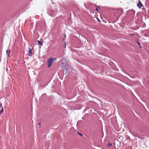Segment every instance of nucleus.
<instances>
[{
    "label": "nucleus",
    "instance_id": "f257e3e1",
    "mask_svg": "<svg viewBox=\"0 0 149 149\" xmlns=\"http://www.w3.org/2000/svg\"><path fill=\"white\" fill-rule=\"evenodd\" d=\"M56 60V59H54V60L53 59V58L52 57H50L48 59L47 64L48 67V68L50 67L52 63H53L54 61Z\"/></svg>",
    "mask_w": 149,
    "mask_h": 149
},
{
    "label": "nucleus",
    "instance_id": "f03ea898",
    "mask_svg": "<svg viewBox=\"0 0 149 149\" xmlns=\"http://www.w3.org/2000/svg\"><path fill=\"white\" fill-rule=\"evenodd\" d=\"M137 6L139 8H141L142 7H143V6L141 3L140 1H138V3L137 4Z\"/></svg>",
    "mask_w": 149,
    "mask_h": 149
},
{
    "label": "nucleus",
    "instance_id": "7ed1b4c3",
    "mask_svg": "<svg viewBox=\"0 0 149 149\" xmlns=\"http://www.w3.org/2000/svg\"><path fill=\"white\" fill-rule=\"evenodd\" d=\"M29 54L28 55V56H29L31 57L32 56V49H31L30 47L29 48Z\"/></svg>",
    "mask_w": 149,
    "mask_h": 149
},
{
    "label": "nucleus",
    "instance_id": "20e7f679",
    "mask_svg": "<svg viewBox=\"0 0 149 149\" xmlns=\"http://www.w3.org/2000/svg\"><path fill=\"white\" fill-rule=\"evenodd\" d=\"M10 50H9L8 51V50H6V54H7L8 55V56L9 57H10V55L9 54L10 53Z\"/></svg>",
    "mask_w": 149,
    "mask_h": 149
},
{
    "label": "nucleus",
    "instance_id": "39448f33",
    "mask_svg": "<svg viewBox=\"0 0 149 149\" xmlns=\"http://www.w3.org/2000/svg\"><path fill=\"white\" fill-rule=\"evenodd\" d=\"M112 145V144L111 143H109L108 144H107V147H110V146H111Z\"/></svg>",
    "mask_w": 149,
    "mask_h": 149
},
{
    "label": "nucleus",
    "instance_id": "423d86ee",
    "mask_svg": "<svg viewBox=\"0 0 149 149\" xmlns=\"http://www.w3.org/2000/svg\"><path fill=\"white\" fill-rule=\"evenodd\" d=\"M37 42L39 44H40L41 45H42V42H41L39 40H38Z\"/></svg>",
    "mask_w": 149,
    "mask_h": 149
},
{
    "label": "nucleus",
    "instance_id": "0eeeda50",
    "mask_svg": "<svg viewBox=\"0 0 149 149\" xmlns=\"http://www.w3.org/2000/svg\"><path fill=\"white\" fill-rule=\"evenodd\" d=\"M137 44L139 45V47H140L141 48V46H140V43L139 42H138V41L137 42Z\"/></svg>",
    "mask_w": 149,
    "mask_h": 149
},
{
    "label": "nucleus",
    "instance_id": "6e6552de",
    "mask_svg": "<svg viewBox=\"0 0 149 149\" xmlns=\"http://www.w3.org/2000/svg\"><path fill=\"white\" fill-rule=\"evenodd\" d=\"M78 134L79 135H80V136H82V134H81V133H79V132H78Z\"/></svg>",
    "mask_w": 149,
    "mask_h": 149
},
{
    "label": "nucleus",
    "instance_id": "1a4fd4ad",
    "mask_svg": "<svg viewBox=\"0 0 149 149\" xmlns=\"http://www.w3.org/2000/svg\"><path fill=\"white\" fill-rule=\"evenodd\" d=\"M98 9H97V8H96V10H97V11L98 12H98Z\"/></svg>",
    "mask_w": 149,
    "mask_h": 149
},
{
    "label": "nucleus",
    "instance_id": "9d476101",
    "mask_svg": "<svg viewBox=\"0 0 149 149\" xmlns=\"http://www.w3.org/2000/svg\"><path fill=\"white\" fill-rule=\"evenodd\" d=\"M131 35L132 36H135V34H131Z\"/></svg>",
    "mask_w": 149,
    "mask_h": 149
},
{
    "label": "nucleus",
    "instance_id": "9b49d317",
    "mask_svg": "<svg viewBox=\"0 0 149 149\" xmlns=\"http://www.w3.org/2000/svg\"><path fill=\"white\" fill-rule=\"evenodd\" d=\"M97 19L98 20L99 22H100V20L98 19V18H97Z\"/></svg>",
    "mask_w": 149,
    "mask_h": 149
},
{
    "label": "nucleus",
    "instance_id": "f8f14e48",
    "mask_svg": "<svg viewBox=\"0 0 149 149\" xmlns=\"http://www.w3.org/2000/svg\"><path fill=\"white\" fill-rule=\"evenodd\" d=\"M64 43H65V48L66 46V45L65 42H64Z\"/></svg>",
    "mask_w": 149,
    "mask_h": 149
},
{
    "label": "nucleus",
    "instance_id": "ddd939ff",
    "mask_svg": "<svg viewBox=\"0 0 149 149\" xmlns=\"http://www.w3.org/2000/svg\"><path fill=\"white\" fill-rule=\"evenodd\" d=\"M0 105H2V104H1H1H0Z\"/></svg>",
    "mask_w": 149,
    "mask_h": 149
},
{
    "label": "nucleus",
    "instance_id": "4468645a",
    "mask_svg": "<svg viewBox=\"0 0 149 149\" xmlns=\"http://www.w3.org/2000/svg\"><path fill=\"white\" fill-rule=\"evenodd\" d=\"M40 123H39V125H40Z\"/></svg>",
    "mask_w": 149,
    "mask_h": 149
},
{
    "label": "nucleus",
    "instance_id": "2eb2a0df",
    "mask_svg": "<svg viewBox=\"0 0 149 149\" xmlns=\"http://www.w3.org/2000/svg\"><path fill=\"white\" fill-rule=\"evenodd\" d=\"M97 7L98 8H99V7L98 6Z\"/></svg>",
    "mask_w": 149,
    "mask_h": 149
}]
</instances>
